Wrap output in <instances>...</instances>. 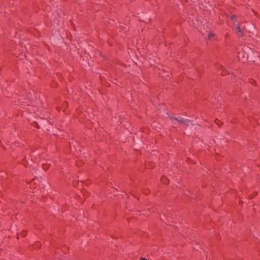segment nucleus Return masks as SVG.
<instances>
[{
  "instance_id": "1",
  "label": "nucleus",
  "mask_w": 260,
  "mask_h": 260,
  "mask_svg": "<svg viewBox=\"0 0 260 260\" xmlns=\"http://www.w3.org/2000/svg\"><path fill=\"white\" fill-rule=\"evenodd\" d=\"M239 60L243 62L258 63L260 62V56L258 53L248 46H245L238 54Z\"/></svg>"
},
{
  "instance_id": "2",
  "label": "nucleus",
  "mask_w": 260,
  "mask_h": 260,
  "mask_svg": "<svg viewBox=\"0 0 260 260\" xmlns=\"http://www.w3.org/2000/svg\"><path fill=\"white\" fill-rule=\"evenodd\" d=\"M171 74V72L165 67L159 69V76L164 79H167Z\"/></svg>"
},
{
  "instance_id": "3",
  "label": "nucleus",
  "mask_w": 260,
  "mask_h": 260,
  "mask_svg": "<svg viewBox=\"0 0 260 260\" xmlns=\"http://www.w3.org/2000/svg\"><path fill=\"white\" fill-rule=\"evenodd\" d=\"M18 102L21 106L23 108H25L27 106H29L31 104V101L27 98H21L19 100Z\"/></svg>"
},
{
  "instance_id": "4",
  "label": "nucleus",
  "mask_w": 260,
  "mask_h": 260,
  "mask_svg": "<svg viewBox=\"0 0 260 260\" xmlns=\"http://www.w3.org/2000/svg\"><path fill=\"white\" fill-rule=\"evenodd\" d=\"M182 124L185 127H187L190 125H192V126H194L196 125V124L192 123L191 121L188 119L184 120Z\"/></svg>"
},
{
  "instance_id": "5",
  "label": "nucleus",
  "mask_w": 260,
  "mask_h": 260,
  "mask_svg": "<svg viewBox=\"0 0 260 260\" xmlns=\"http://www.w3.org/2000/svg\"><path fill=\"white\" fill-rule=\"evenodd\" d=\"M139 21L148 23L150 22V18H149L147 16L144 15L139 18Z\"/></svg>"
},
{
  "instance_id": "6",
  "label": "nucleus",
  "mask_w": 260,
  "mask_h": 260,
  "mask_svg": "<svg viewBox=\"0 0 260 260\" xmlns=\"http://www.w3.org/2000/svg\"><path fill=\"white\" fill-rule=\"evenodd\" d=\"M160 181L164 183V184H168L169 183V180L168 179V178L165 176H162L160 179Z\"/></svg>"
},
{
  "instance_id": "7",
  "label": "nucleus",
  "mask_w": 260,
  "mask_h": 260,
  "mask_svg": "<svg viewBox=\"0 0 260 260\" xmlns=\"http://www.w3.org/2000/svg\"><path fill=\"white\" fill-rule=\"evenodd\" d=\"M232 76L234 77V79L236 80V82L239 83V84H241V82L243 81L242 79L240 77H236V76L233 74Z\"/></svg>"
},
{
  "instance_id": "8",
  "label": "nucleus",
  "mask_w": 260,
  "mask_h": 260,
  "mask_svg": "<svg viewBox=\"0 0 260 260\" xmlns=\"http://www.w3.org/2000/svg\"><path fill=\"white\" fill-rule=\"evenodd\" d=\"M68 107V103L66 101H64L61 105V108L63 109V112L65 109Z\"/></svg>"
},
{
  "instance_id": "9",
  "label": "nucleus",
  "mask_w": 260,
  "mask_h": 260,
  "mask_svg": "<svg viewBox=\"0 0 260 260\" xmlns=\"http://www.w3.org/2000/svg\"><path fill=\"white\" fill-rule=\"evenodd\" d=\"M221 68V76H224L226 74V70L222 66H221L220 67Z\"/></svg>"
},
{
  "instance_id": "10",
  "label": "nucleus",
  "mask_w": 260,
  "mask_h": 260,
  "mask_svg": "<svg viewBox=\"0 0 260 260\" xmlns=\"http://www.w3.org/2000/svg\"><path fill=\"white\" fill-rule=\"evenodd\" d=\"M214 122L218 125V127H220L222 125L223 123L220 121L218 119H216Z\"/></svg>"
},
{
  "instance_id": "11",
  "label": "nucleus",
  "mask_w": 260,
  "mask_h": 260,
  "mask_svg": "<svg viewBox=\"0 0 260 260\" xmlns=\"http://www.w3.org/2000/svg\"><path fill=\"white\" fill-rule=\"evenodd\" d=\"M42 167H43V170H44L45 171H46L48 169L49 167V166L47 164H43L42 165Z\"/></svg>"
},
{
  "instance_id": "12",
  "label": "nucleus",
  "mask_w": 260,
  "mask_h": 260,
  "mask_svg": "<svg viewBox=\"0 0 260 260\" xmlns=\"http://www.w3.org/2000/svg\"><path fill=\"white\" fill-rule=\"evenodd\" d=\"M184 120V119L181 117H179V118L177 117L176 121H177L179 123H182L183 122Z\"/></svg>"
},
{
  "instance_id": "13",
  "label": "nucleus",
  "mask_w": 260,
  "mask_h": 260,
  "mask_svg": "<svg viewBox=\"0 0 260 260\" xmlns=\"http://www.w3.org/2000/svg\"><path fill=\"white\" fill-rule=\"evenodd\" d=\"M27 233V231H25V230H24V231L21 232V235L22 236V237H25L26 236Z\"/></svg>"
},
{
  "instance_id": "14",
  "label": "nucleus",
  "mask_w": 260,
  "mask_h": 260,
  "mask_svg": "<svg viewBox=\"0 0 260 260\" xmlns=\"http://www.w3.org/2000/svg\"><path fill=\"white\" fill-rule=\"evenodd\" d=\"M32 125L35 127H37V128H40V125L38 124L37 122L35 121L32 123Z\"/></svg>"
},
{
  "instance_id": "15",
  "label": "nucleus",
  "mask_w": 260,
  "mask_h": 260,
  "mask_svg": "<svg viewBox=\"0 0 260 260\" xmlns=\"http://www.w3.org/2000/svg\"><path fill=\"white\" fill-rule=\"evenodd\" d=\"M236 29H237L238 31H239V32H242V30H241V29H240V25H239V24H238L236 25Z\"/></svg>"
},
{
  "instance_id": "16",
  "label": "nucleus",
  "mask_w": 260,
  "mask_h": 260,
  "mask_svg": "<svg viewBox=\"0 0 260 260\" xmlns=\"http://www.w3.org/2000/svg\"><path fill=\"white\" fill-rule=\"evenodd\" d=\"M231 19L232 20H235L237 19V16L235 15H232L231 16Z\"/></svg>"
},
{
  "instance_id": "17",
  "label": "nucleus",
  "mask_w": 260,
  "mask_h": 260,
  "mask_svg": "<svg viewBox=\"0 0 260 260\" xmlns=\"http://www.w3.org/2000/svg\"><path fill=\"white\" fill-rule=\"evenodd\" d=\"M68 249H69V247H67V246H66V245H64V246L62 247V250H64V251H65V250H68Z\"/></svg>"
},
{
  "instance_id": "18",
  "label": "nucleus",
  "mask_w": 260,
  "mask_h": 260,
  "mask_svg": "<svg viewBox=\"0 0 260 260\" xmlns=\"http://www.w3.org/2000/svg\"><path fill=\"white\" fill-rule=\"evenodd\" d=\"M214 36V34L210 32L209 34H208V38L209 39H210L211 37H213Z\"/></svg>"
},
{
  "instance_id": "19",
  "label": "nucleus",
  "mask_w": 260,
  "mask_h": 260,
  "mask_svg": "<svg viewBox=\"0 0 260 260\" xmlns=\"http://www.w3.org/2000/svg\"><path fill=\"white\" fill-rule=\"evenodd\" d=\"M25 159H26V157H25V158H24V159L23 160V161H24L23 165L25 166V167L26 168L27 167V165H28V163H27V164L25 163V161H26Z\"/></svg>"
},
{
  "instance_id": "20",
  "label": "nucleus",
  "mask_w": 260,
  "mask_h": 260,
  "mask_svg": "<svg viewBox=\"0 0 260 260\" xmlns=\"http://www.w3.org/2000/svg\"><path fill=\"white\" fill-rule=\"evenodd\" d=\"M170 119L171 120H176V119H177V117H175L174 116H170Z\"/></svg>"
},
{
  "instance_id": "21",
  "label": "nucleus",
  "mask_w": 260,
  "mask_h": 260,
  "mask_svg": "<svg viewBox=\"0 0 260 260\" xmlns=\"http://www.w3.org/2000/svg\"><path fill=\"white\" fill-rule=\"evenodd\" d=\"M3 93H4V95L5 96H7V97H8V98H9V97H10V96H9L8 94H7L6 93H5V90H4V91Z\"/></svg>"
},
{
  "instance_id": "22",
  "label": "nucleus",
  "mask_w": 260,
  "mask_h": 260,
  "mask_svg": "<svg viewBox=\"0 0 260 260\" xmlns=\"http://www.w3.org/2000/svg\"><path fill=\"white\" fill-rule=\"evenodd\" d=\"M193 248L197 249V250H198L199 249H201V248L200 247V246H199V247H193Z\"/></svg>"
},
{
  "instance_id": "23",
  "label": "nucleus",
  "mask_w": 260,
  "mask_h": 260,
  "mask_svg": "<svg viewBox=\"0 0 260 260\" xmlns=\"http://www.w3.org/2000/svg\"><path fill=\"white\" fill-rule=\"evenodd\" d=\"M60 108H60V107H56V109L58 111V112H59V111H60Z\"/></svg>"
},
{
  "instance_id": "24",
  "label": "nucleus",
  "mask_w": 260,
  "mask_h": 260,
  "mask_svg": "<svg viewBox=\"0 0 260 260\" xmlns=\"http://www.w3.org/2000/svg\"><path fill=\"white\" fill-rule=\"evenodd\" d=\"M51 85L53 87H55V83H52Z\"/></svg>"
},
{
  "instance_id": "25",
  "label": "nucleus",
  "mask_w": 260,
  "mask_h": 260,
  "mask_svg": "<svg viewBox=\"0 0 260 260\" xmlns=\"http://www.w3.org/2000/svg\"><path fill=\"white\" fill-rule=\"evenodd\" d=\"M140 260H147V259H146V258L142 257V258H140Z\"/></svg>"
},
{
  "instance_id": "26",
  "label": "nucleus",
  "mask_w": 260,
  "mask_h": 260,
  "mask_svg": "<svg viewBox=\"0 0 260 260\" xmlns=\"http://www.w3.org/2000/svg\"><path fill=\"white\" fill-rule=\"evenodd\" d=\"M133 141L135 143V141H136V138L135 137H133Z\"/></svg>"
},
{
  "instance_id": "27",
  "label": "nucleus",
  "mask_w": 260,
  "mask_h": 260,
  "mask_svg": "<svg viewBox=\"0 0 260 260\" xmlns=\"http://www.w3.org/2000/svg\"><path fill=\"white\" fill-rule=\"evenodd\" d=\"M137 143L138 144H141V142H140V141H137Z\"/></svg>"
},
{
  "instance_id": "28",
  "label": "nucleus",
  "mask_w": 260,
  "mask_h": 260,
  "mask_svg": "<svg viewBox=\"0 0 260 260\" xmlns=\"http://www.w3.org/2000/svg\"><path fill=\"white\" fill-rule=\"evenodd\" d=\"M253 196H249V199H252V198H253Z\"/></svg>"
},
{
  "instance_id": "29",
  "label": "nucleus",
  "mask_w": 260,
  "mask_h": 260,
  "mask_svg": "<svg viewBox=\"0 0 260 260\" xmlns=\"http://www.w3.org/2000/svg\"><path fill=\"white\" fill-rule=\"evenodd\" d=\"M17 238L18 239H19V235H17Z\"/></svg>"
},
{
  "instance_id": "30",
  "label": "nucleus",
  "mask_w": 260,
  "mask_h": 260,
  "mask_svg": "<svg viewBox=\"0 0 260 260\" xmlns=\"http://www.w3.org/2000/svg\"><path fill=\"white\" fill-rule=\"evenodd\" d=\"M189 131H190L189 130H187V133H189Z\"/></svg>"
},
{
  "instance_id": "31",
  "label": "nucleus",
  "mask_w": 260,
  "mask_h": 260,
  "mask_svg": "<svg viewBox=\"0 0 260 260\" xmlns=\"http://www.w3.org/2000/svg\"><path fill=\"white\" fill-rule=\"evenodd\" d=\"M242 202H242V201H240L239 202V204H241V203H242Z\"/></svg>"
},
{
  "instance_id": "32",
  "label": "nucleus",
  "mask_w": 260,
  "mask_h": 260,
  "mask_svg": "<svg viewBox=\"0 0 260 260\" xmlns=\"http://www.w3.org/2000/svg\"><path fill=\"white\" fill-rule=\"evenodd\" d=\"M252 82H254V83H255V81H254V80H252Z\"/></svg>"
},
{
  "instance_id": "33",
  "label": "nucleus",
  "mask_w": 260,
  "mask_h": 260,
  "mask_svg": "<svg viewBox=\"0 0 260 260\" xmlns=\"http://www.w3.org/2000/svg\"><path fill=\"white\" fill-rule=\"evenodd\" d=\"M70 53H71V54H72V53L71 51H70Z\"/></svg>"
}]
</instances>
